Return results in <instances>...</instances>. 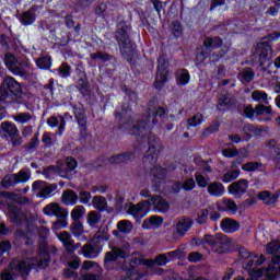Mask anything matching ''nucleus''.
<instances>
[{
    "label": "nucleus",
    "instance_id": "nucleus-1",
    "mask_svg": "<svg viewBox=\"0 0 280 280\" xmlns=\"http://www.w3.org/2000/svg\"><path fill=\"white\" fill-rule=\"evenodd\" d=\"M238 255L243 260V268L248 271L247 280H275L280 277V266L276 267L277 264L269 265L267 269L257 268L261 266L266 259L264 255L252 254L248 249L242 247L238 250ZM235 280H245L244 277H237Z\"/></svg>",
    "mask_w": 280,
    "mask_h": 280
},
{
    "label": "nucleus",
    "instance_id": "nucleus-2",
    "mask_svg": "<svg viewBox=\"0 0 280 280\" xmlns=\"http://www.w3.org/2000/svg\"><path fill=\"white\" fill-rule=\"evenodd\" d=\"M49 250L47 244H39L38 256L35 258H14L9 268L0 273V280H14V272L30 275L32 268H47L49 266Z\"/></svg>",
    "mask_w": 280,
    "mask_h": 280
},
{
    "label": "nucleus",
    "instance_id": "nucleus-3",
    "mask_svg": "<svg viewBox=\"0 0 280 280\" xmlns=\"http://www.w3.org/2000/svg\"><path fill=\"white\" fill-rule=\"evenodd\" d=\"M148 121H150V118L137 121L132 125V127H126L128 128L129 135H135L136 137H141L142 139L149 135V150L148 155L143 158L144 165H148V163L154 161V154H156V150L161 148V140H159L156 136H152L150 133V126L148 125Z\"/></svg>",
    "mask_w": 280,
    "mask_h": 280
},
{
    "label": "nucleus",
    "instance_id": "nucleus-4",
    "mask_svg": "<svg viewBox=\"0 0 280 280\" xmlns=\"http://www.w3.org/2000/svg\"><path fill=\"white\" fill-rule=\"evenodd\" d=\"M265 37L261 42L257 43L254 46V49L252 50V62L254 65H259L261 67V71L268 72L270 75L272 71H270V67H272V62L266 67V62L270 61L272 59V45H270V42H267Z\"/></svg>",
    "mask_w": 280,
    "mask_h": 280
},
{
    "label": "nucleus",
    "instance_id": "nucleus-5",
    "mask_svg": "<svg viewBox=\"0 0 280 280\" xmlns=\"http://www.w3.org/2000/svg\"><path fill=\"white\" fill-rule=\"evenodd\" d=\"M44 215H48L49 218H58L59 220L56 221L52 225V229L55 231H58L60 229H66V226L69 224L67 222V218H69V212L62 207H60V203L57 202H50L43 209Z\"/></svg>",
    "mask_w": 280,
    "mask_h": 280
},
{
    "label": "nucleus",
    "instance_id": "nucleus-6",
    "mask_svg": "<svg viewBox=\"0 0 280 280\" xmlns=\"http://www.w3.org/2000/svg\"><path fill=\"white\" fill-rule=\"evenodd\" d=\"M201 244L210 246L213 253L222 255L229 252L231 246V238L226 237V234L217 233L214 235L206 234L201 240Z\"/></svg>",
    "mask_w": 280,
    "mask_h": 280
},
{
    "label": "nucleus",
    "instance_id": "nucleus-7",
    "mask_svg": "<svg viewBox=\"0 0 280 280\" xmlns=\"http://www.w3.org/2000/svg\"><path fill=\"white\" fill-rule=\"evenodd\" d=\"M104 242H108V237L96 234L90 243H86L79 249L78 254L83 255L85 259H96V257H100V253H102Z\"/></svg>",
    "mask_w": 280,
    "mask_h": 280
},
{
    "label": "nucleus",
    "instance_id": "nucleus-8",
    "mask_svg": "<svg viewBox=\"0 0 280 280\" xmlns=\"http://www.w3.org/2000/svg\"><path fill=\"white\" fill-rule=\"evenodd\" d=\"M152 207V202L150 200L140 201L139 203H126L125 209H127V213L132 215L137 222L142 218H145Z\"/></svg>",
    "mask_w": 280,
    "mask_h": 280
},
{
    "label": "nucleus",
    "instance_id": "nucleus-9",
    "mask_svg": "<svg viewBox=\"0 0 280 280\" xmlns=\"http://www.w3.org/2000/svg\"><path fill=\"white\" fill-rule=\"evenodd\" d=\"M167 67H170V62L165 59V57H159L158 71L155 75V81L153 83L154 89H156L158 91H161V89L165 86V82H167V73H170Z\"/></svg>",
    "mask_w": 280,
    "mask_h": 280
},
{
    "label": "nucleus",
    "instance_id": "nucleus-10",
    "mask_svg": "<svg viewBox=\"0 0 280 280\" xmlns=\"http://www.w3.org/2000/svg\"><path fill=\"white\" fill-rule=\"evenodd\" d=\"M86 213V208L84 206H77L71 212L72 223V233L74 237H80L84 233V226L82 225V220Z\"/></svg>",
    "mask_w": 280,
    "mask_h": 280
},
{
    "label": "nucleus",
    "instance_id": "nucleus-11",
    "mask_svg": "<svg viewBox=\"0 0 280 280\" xmlns=\"http://www.w3.org/2000/svg\"><path fill=\"white\" fill-rule=\"evenodd\" d=\"M4 65L13 75H26L23 67H30V61L19 62V59L10 52L4 55Z\"/></svg>",
    "mask_w": 280,
    "mask_h": 280
},
{
    "label": "nucleus",
    "instance_id": "nucleus-12",
    "mask_svg": "<svg viewBox=\"0 0 280 280\" xmlns=\"http://www.w3.org/2000/svg\"><path fill=\"white\" fill-rule=\"evenodd\" d=\"M16 95L21 93V84L12 77H7L3 80L2 89H0V102L8 100L10 94Z\"/></svg>",
    "mask_w": 280,
    "mask_h": 280
},
{
    "label": "nucleus",
    "instance_id": "nucleus-13",
    "mask_svg": "<svg viewBox=\"0 0 280 280\" xmlns=\"http://www.w3.org/2000/svg\"><path fill=\"white\" fill-rule=\"evenodd\" d=\"M0 135H2V137H10L13 145H21V136H19V128H16V125L12 122H2Z\"/></svg>",
    "mask_w": 280,
    "mask_h": 280
},
{
    "label": "nucleus",
    "instance_id": "nucleus-14",
    "mask_svg": "<svg viewBox=\"0 0 280 280\" xmlns=\"http://www.w3.org/2000/svg\"><path fill=\"white\" fill-rule=\"evenodd\" d=\"M127 257L128 253H126V249L114 246L110 252H107L105 254L104 268H106V270H110L112 261H117L118 259H126Z\"/></svg>",
    "mask_w": 280,
    "mask_h": 280
},
{
    "label": "nucleus",
    "instance_id": "nucleus-15",
    "mask_svg": "<svg viewBox=\"0 0 280 280\" xmlns=\"http://www.w3.org/2000/svg\"><path fill=\"white\" fill-rule=\"evenodd\" d=\"M194 226V219L190 217H180L175 223V235L177 237H185Z\"/></svg>",
    "mask_w": 280,
    "mask_h": 280
},
{
    "label": "nucleus",
    "instance_id": "nucleus-16",
    "mask_svg": "<svg viewBox=\"0 0 280 280\" xmlns=\"http://www.w3.org/2000/svg\"><path fill=\"white\" fill-rule=\"evenodd\" d=\"M32 189L34 191H39V198H49V196H51V192L58 189V186L56 184L47 185L46 182L36 180L33 183Z\"/></svg>",
    "mask_w": 280,
    "mask_h": 280
},
{
    "label": "nucleus",
    "instance_id": "nucleus-17",
    "mask_svg": "<svg viewBox=\"0 0 280 280\" xmlns=\"http://www.w3.org/2000/svg\"><path fill=\"white\" fill-rule=\"evenodd\" d=\"M130 26L125 22L120 21L115 31V39L118 45H124L126 43H130V35L128 34Z\"/></svg>",
    "mask_w": 280,
    "mask_h": 280
},
{
    "label": "nucleus",
    "instance_id": "nucleus-18",
    "mask_svg": "<svg viewBox=\"0 0 280 280\" xmlns=\"http://www.w3.org/2000/svg\"><path fill=\"white\" fill-rule=\"evenodd\" d=\"M248 189V180L240 179L237 182H233L229 187L228 191L233 194V196H244Z\"/></svg>",
    "mask_w": 280,
    "mask_h": 280
},
{
    "label": "nucleus",
    "instance_id": "nucleus-19",
    "mask_svg": "<svg viewBox=\"0 0 280 280\" xmlns=\"http://www.w3.org/2000/svg\"><path fill=\"white\" fill-rule=\"evenodd\" d=\"M220 226H221V231H223V233H237V231H240V229H242L240 221H237L235 219H231V218H224L221 221Z\"/></svg>",
    "mask_w": 280,
    "mask_h": 280
},
{
    "label": "nucleus",
    "instance_id": "nucleus-20",
    "mask_svg": "<svg viewBox=\"0 0 280 280\" xmlns=\"http://www.w3.org/2000/svg\"><path fill=\"white\" fill-rule=\"evenodd\" d=\"M280 190L276 192H270L268 190H262L258 192V200H262L264 205H277L279 202Z\"/></svg>",
    "mask_w": 280,
    "mask_h": 280
},
{
    "label": "nucleus",
    "instance_id": "nucleus-21",
    "mask_svg": "<svg viewBox=\"0 0 280 280\" xmlns=\"http://www.w3.org/2000/svg\"><path fill=\"white\" fill-rule=\"evenodd\" d=\"M267 130H268L267 127L255 126L253 124H246L243 127V132L246 139H250L253 137H259L262 132H266Z\"/></svg>",
    "mask_w": 280,
    "mask_h": 280
},
{
    "label": "nucleus",
    "instance_id": "nucleus-22",
    "mask_svg": "<svg viewBox=\"0 0 280 280\" xmlns=\"http://www.w3.org/2000/svg\"><path fill=\"white\" fill-rule=\"evenodd\" d=\"M151 202L155 211H159L160 213H167V211H170V201L161 196L152 197Z\"/></svg>",
    "mask_w": 280,
    "mask_h": 280
},
{
    "label": "nucleus",
    "instance_id": "nucleus-23",
    "mask_svg": "<svg viewBox=\"0 0 280 280\" xmlns=\"http://www.w3.org/2000/svg\"><path fill=\"white\" fill-rule=\"evenodd\" d=\"M135 161V152H125L121 154L113 155L108 159L112 165H119L120 163H131Z\"/></svg>",
    "mask_w": 280,
    "mask_h": 280
},
{
    "label": "nucleus",
    "instance_id": "nucleus-24",
    "mask_svg": "<svg viewBox=\"0 0 280 280\" xmlns=\"http://www.w3.org/2000/svg\"><path fill=\"white\" fill-rule=\"evenodd\" d=\"M218 211H226L228 213H232L235 215L237 213V203L233 201V199H223L217 206Z\"/></svg>",
    "mask_w": 280,
    "mask_h": 280
},
{
    "label": "nucleus",
    "instance_id": "nucleus-25",
    "mask_svg": "<svg viewBox=\"0 0 280 280\" xmlns=\"http://www.w3.org/2000/svg\"><path fill=\"white\" fill-rule=\"evenodd\" d=\"M237 78L242 84H250V82L255 80V70L250 67H246L238 72Z\"/></svg>",
    "mask_w": 280,
    "mask_h": 280
},
{
    "label": "nucleus",
    "instance_id": "nucleus-26",
    "mask_svg": "<svg viewBox=\"0 0 280 280\" xmlns=\"http://www.w3.org/2000/svg\"><path fill=\"white\" fill-rule=\"evenodd\" d=\"M74 117L80 126L81 137H86V116L82 108H74Z\"/></svg>",
    "mask_w": 280,
    "mask_h": 280
},
{
    "label": "nucleus",
    "instance_id": "nucleus-27",
    "mask_svg": "<svg viewBox=\"0 0 280 280\" xmlns=\"http://www.w3.org/2000/svg\"><path fill=\"white\" fill-rule=\"evenodd\" d=\"M77 89L82 93V95H89L91 93V86L89 85V79L84 72L79 74V79L77 81Z\"/></svg>",
    "mask_w": 280,
    "mask_h": 280
},
{
    "label": "nucleus",
    "instance_id": "nucleus-28",
    "mask_svg": "<svg viewBox=\"0 0 280 280\" xmlns=\"http://www.w3.org/2000/svg\"><path fill=\"white\" fill-rule=\"evenodd\" d=\"M119 49L125 60H127V62H132V58H135V48L132 47V44H130V42L119 44Z\"/></svg>",
    "mask_w": 280,
    "mask_h": 280
},
{
    "label": "nucleus",
    "instance_id": "nucleus-29",
    "mask_svg": "<svg viewBox=\"0 0 280 280\" xmlns=\"http://www.w3.org/2000/svg\"><path fill=\"white\" fill-rule=\"evenodd\" d=\"M226 191L224 185L220 182H212L208 185V194L214 196L215 198H220Z\"/></svg>",
    "mask_w": 280,
    "mask_h": 280
},
{
    "label": "nucleus",
    "instance_id": "nucleus-30",
    "mask_svg": "<svg viewBox=\"0 0 280 280\" xmlns=\"http://www.w3.org/2000/svg\"><path fill=\"white\" fill-rule=\"evenodd\" d=\"M267 253L269 255H276L271 259L272 264L280 262V243L279 242H271L267 244Z\"/></svg>",
    "mask_w": 280,
    "mask_h": 280
},
{
    "label": "nucleus",
    "instance_id": "nucleus-31",
    "mask_svg": "<svg viewBox=\"0 0 280 280\" xmlns=\"http://www.w3.org/2000/svg\"><path fill=\"white\" fill-rule=\"evenodd\" d=\"M232 106H235V100L229 97L226 94L221 95L218 101L217 110H229Z\"/></svg>",
    "mask_w": 280,
    "mask_h": 280
},
{
    "label": "nucleus",
    "instance_id": "nucleus-32",
    "mask_svg": "<svg viewBox=\"0 0 280 280\" xmlns=\"http://www.w3.org/2000/svg\"><path fill=\"white\" fill-rule=\"evenodd\" d=\"M13 178L15 180V185L27 183L30 178H32V172L27 168H23L16 174H13Z\"/></svg>",
    "mask_w": 280,
    "mask_h": 280
},
{
    "label": "nucleus",
    "instance_id": "nucleus-33",
    "mask_svg": "<svg viewBox=\"0 0 280 280\" xmlns=\"http://www.w3.org/2000/svg\"><path fill=\"white\" fill-rule=\"evenodd\" d=\"M223 45V42H222V38L215 36V37H207L205 40H203V46L206 49H211V47L213 49H218L219 47H222Z\"/></svg>",
    "mask_w": 280,
    "mask_h": 280
},
{
    "label": "nucleus",
    "instance_id": "nucleus-34",
    "mask_svg": "<svg viewBox=\"0 0 280 280\" xmlns=\"http://www.w3.org/2000/svg\"><path fill=\"white\" fill-rule=\"evenodd\" d=\"M252 100H254V102H258V104H265L266 106H268V104H269L268 93H266L261 90H255L252 93Z\"/></svg>",
    "mask_w": 280,
    "mask_h": 280
},
{
    "label": "nucleus",
    "instance_id": "nucleus-35",
    "mask_svg": "<svg viewBox=\"0 0 280 280\" xmlns=\"http://www.w3.org/2000/svg\"><path fill=\"white\" fill-rule=\"evenodd\" d=\"M92 205L94 209H97L98 211H106L108 207V201L103 196H94Z\"/></svg>",
    "mask_w": 280,
    "mask_h": 280
},
{
    "label": "nucleus",
    "instance_id": "nucleus-36",
    "mask_svg": "<svg viewBox=\"0 0 280 280\" xmlns=\"http://www.w3.org/2000/svg\"><path fill=\"white\" fill-rule=\"evenodd\" d=\"M48 126H50V128H56V126H59V135H62V130H65V118L62 117H56V116H51L48 121H47Z\"/></svg>",
    "mask_w": 280,
    "mask_h": 280
},
{
    "label": "nucleus",
    "instance_id": "nucleus-37",
    "mask_svg": "<svg viewBox=\"0 0 280 280\" xmlns=\"http://www.w3.org/2000/svg\"><path fill=\"white\" fill-rule=\"evenodd\" d=\"M132 222H130L129 220H121L117 223V230L120 233H124L125 235H128L129 233H132Z\"/></svg>",
    "mask_w": 280,
    "mask_h": 280
},
{
    "label": "nucleus",
    "instance_id": "nucleus-38",
    "mask_svg": "<svg viewBox=\"0 0 280 280\" xmlns=\"http://www.w3.org/2000/svg\"><path fill=\"white\" fill-rule=\"evenodd\" d=\"M165 255L168 261H174V259H183V257H185V248L183 246H179L173 252L165 253Z\"/></svg>",
    "mask_w": 280,
    "mask_h": 280
},
{
    "label": "nucleus",
    "instance_id": "nucleus-39",
    "mask_svg": "<svg viewBox=\"0 0 280 280\" xmlns=\"http://www.w3.org/2000/svg\"><path fill=\"white\" fill-rule=\"evenodd\" d=\"M167 175V171L161 166H154L151 170V176H153V180L156 183V180H163L165 176Z\"/></svg>",
    "mask_w": 280,
    "mask_h": 280
},
{
    "label": "nucleus",
    "instance_id": "nucleus-40",
    "mask_svg": "<svg viewBox=\"0 0 280 280\" xmlns=\"http://www.w3.org/2000/svg\"><path fill=\"white\" fill-rule=\"evenodd\" d=\"M68 253H71V235L68 232H61L57 235Z\"/></svg>",
    "mask_w": 280,
    "mask_h": 280
},
{
    "label": "nucleus",
    "instance_id": "nucleus-41",
    "mask_svg": "<svg viewBox=\"0 0 280 280\" xmlns=\"http://www.w3.org/2000/svg\"><path fill=\"white\" fill-rule=\"evenodd\" d=\"M90 58L92 60H102V62H108V61L113 60V55H110L108 52H103L102 50H98L94 54H91Z\"/></svg>",
    "mask_w": 280,
    "mask_h": 280
},
{
    "label": "nucleus",
    "instance_id": "nucleus-42",
    "mask_svg": "<svg viewBox=\"0 0 280 280\" xmlns=\"http://www.w3.org/2000/svg\"><path fill=\"white\" fill-rule=\"evenodd\" d=\"M176 75H177V84H183L184 86L185 84H189L190 77H189V71H187V69L178 70L176 72Z\"/></svg>",
    "mask_w": 280,
    "mask_h": 280
},
{
    "label": "nucleus",
    "instance_id": "nucleus-43",
    "mask_svg": "<svg viewBox=\"0 0 280 280\" xmlns=\"http://www.w3.org/2000/svg\"><path fill=\"white\" fill-rule=\"evenodd\" d=\"M272 114V106H266L264 103H260L255 106V115L259 117L261 115H271Z\"/></svg>",
    "mask_w": 280,
    "mask_h": 280
},
{
    "label": "nucleus",
    "instance_id": "nucleus-44",
    "mask_svg": "<svg viewBox=\"0 0 280 280\" xmlns=\"http://www.w3.org/2000/svg\"><path fill=\"white\" fill-rule=\"evenodd\" d=\"M196 222H197V224H200V225L208 224V222H209V209H201L197 213Z\"/></svg>",
    "mask_w": 280,
    "mask_h": 280
},
{
    "label": "nucleus",
    "instance_id": "nucleus-45",
    "mask_svg": "<svg viewBox=\"0 0 280 280\" xmlns=\"http://www.w3.org/2000/svg\"><path fill=\"white\" fill-rule=\"evenodd\" d=\"M260 167H264L261 162H247L242 165L243 172H257Z\"/></svg>",
    "mask_w": 280,
    "mask_h": 280
},
{
    "label": "nucleus",
    "instance_id": "nucleus-46",
    "mask_svg": "<svg viewBox=\"0 0 280 280\" xmlns=\"http://www.w3.org/2000/svg\"><path fill=\"white\" fill-rule=\"evenodd\" d=\"M241 171L240 170H233L228 173H225L222 177L223 183H231L240 177Z\"/></svg>",
    "mask_w": 280,
    "mask_h": 280
},
{
    "label": "nucleus",
    "instance_id": "nucleus-47",
    "mask_svg": "<svg viewBox=\"0 0 280 280\" xmlns=\"http://www.w3.org/2000/svg\"><path fill=\"white\" fill-rule=\"evenodd\" d=\"M202 119H205L202 114L197 113L196 115H194L191 118L187 120V124L190 128H196V126H200V124H202Z\"/></svg>",
    "mask_w": 280,
    "mask_h": 280
},
{
    "label": "nucleus",
    "instance_id": "nucleus-48",
    "mask_svg": "<svg viewBox=\"0 0 280 280\" xmlns=\"http://www.w3.org/2000/svg\"><path fill=\"white\" fill-rule=\"evenodd\" d=\"M14 121L16 124H27V121H31L32 119V114L30 113H20L13 116Z\"/></svg>",
    "mask_w": 280,
    "mask_h": 280
},
{
    "label": "nucleus",
    "instance_id": "nucleus-49",
    "mask_svg": "<svg viewBox=\"0 0 280 280\" xmlns=\"http://www.w3.org/2000/svg\"><path fill=\"white\" fill-rule=\"evenodd\" d=\"M36 66L38 69H50L51 68V58L50 57H40L36 60Z\"/></svg>",
    "mask_w": 280,
    "mask_h": 280
},
{
    "label": "nucleus",
    "instance_id": "nucleus-50",
    "mask_svg": "<svg viewBox=\"0 0 280 280\" xmlns=\"http://www.w3.org/2000/svg\"><path fill=\"white\" fill-rule=\"evenodd\" d=\"M242 115L246 119H250V121H255V108H253V105L248 104L244 106Z\"/></svg>",
    "mask_w": 280,
    "mask_h": 280
},
{
    "label": "nucleus",
    "instance_id": "nucleus-51",
    "mask_svg": "<svg viewBox=\"0 0 280 280\" xmlns=\"http://www.w3.org/2000/svg\"><path fill=\"white\" fill-rule=\"evenodd\" d=\"M59 174L62 178L71 171V159L67 158L66 163L58 167Z\"/></svg>",
    "mask_w": 280,
    "mask_h": 280
},
{
    "label": "nucleus",
    "instance_id": "nucleus-52",
    "mask_svg": "<svg viewBox=\"0 0 280 280\" xmlns=\"http://www.w3.org/2000/svg\"><path fill=\"white\" fill-rule=\"evenodd\" d=\"M35 21L36 16L34 15V13L26 11L22 14V24H24L25 26L32 25Z\"/></svg>",
    "mask_w": 280,
    "mask_h": 280
},
{
    "label": "nucleus",
    "instance_id": "nucleus-53",
    "mask_svg": "<svg viewBox=\"0 0 280 280\" xmlns=\"http://www.w3.org/2000/svg\"><path fill=\"white\" fill-rule=\"evenodd\" d=\"M16 185V182L14 179V175H7L2 180H1V187L4 189H10V187Z\"/></svg>",
    "mask_w": 280,
    "mask_h": 280
},
{
    "label": "nucleus",
    "instance_id": "nucleus-54",
    "mask_svg": "<svg viewBox=\"0 0 280 280\" xmlns=\"http://www.w3.org/2000/svg\"><path fill=\"white\" fill-rule=\"evenodd\" d=\"M100 220H102L100 213H97L96 211L89 212L88 224H90V226H95V224H98Z\"/></svg>",
    "mask_w": 280,
    "mask_h": 280
},
{
    "label": "nucleus",
    "instance_id": "nucleus-55",
    "mask_svg": "<svg viewBox=\"0 0 280 280\" xmlns=\"http://www.w3.org/2000/svg\"><path fill=\"white\" fill-rule=\"evenodd\" d=\"M172 27L173 36H175V38H180V36H183V25L180 24V22L173 21Z\"/></svg>",
    "mask_w": 280,
    "mask_h": 280
},
{
    "label": "nucleus",
    "instance_id": "nucleus-56",
    "mask_svg": "<svg viewBox=\"0 0 280 280\" xmlns=\"http://www.w3.org/2000/svg\"><path fill=\"white\" fill-rule=\"evenodd\" d=\"M131 264H133V266H139L142 264V266H147L148 268H152L154 266V261L150 260V259H141L138 257H133L131 259Z\"/></svg>",
    "mask_w": 280,
    "mask_h": 280
},
{
    "label": "nucleus",
    "instance_id": "nucleus-57",
    "mask_svg": "<svg viewBox=\"0 0 280 280\" xmlns=\"http://www.w3.org/2000/svg\"><path fill=\"white\" fill-rule=\"evenodd\" d=\"M195 180L198 187H201V188L209 187V180L206 179L205 175L200 173H195Z\"/></svg>",
    "mask_w": 280,
    "mask_h": 280
},
{
    "label": "nucleus",
    "instance_id": "nucleus-58",
    "mask_svg": "<svg viewBox=\"0 0 280 280\" xmlns=\"http://www.w3.org/2000/svg\"><path fill=\"white\" fill-rule=\"evenodd\" d=\"M106 10H108V5L106 3L101 2L95 8V14H98V16H103V19H106Z\"/></svg>",
    "mask_w": 280,
    "mask_h": 280
},
{
    "label": "nucleus",
    "instance_id": "nucleus-59",
    "mask_svg": "<svg viewBox=\"0 0 280 280\" xmlns=\"http://www.w3.org/2000/svg\"><path fill=\"white\" fill-rule=\"evenodd\" d=\"M153 261V266L154 264H156V266H166V264L170 261L167 259L166 254H160L155 257V259H151Z\"/></svg>",
    "mask_w": 280,
    "mask_h": 280
},
{
    "label": "nucleus",
    "instance_id": "nucleus-60",
    "mask_svg": "<svg viewBox=\"0 0 280 280\" xmlns=\"http://www.w3.org/2000/svg\"><path fill=\"white\" fill-rule=\"evenodd\" d=\"M218 130H220V121L215 120L203 131V135H213Z\"/></svg>",
    "mask_w": 280,
    "mask_h": 280
},
{
    "label": "nucleus",
    "instance_id": "nucleus-61",
    "mask_svg": "<svg viewBox=\"0 0 280 280\" xmlns=\"http://www.w3.org/2000/svg\"><path fill=\"white\" fill-rule=\"evenodd\" d=\"M155 12L158 13L159 16H161V10H163V5H165V2L161 0H150Z\"/></svg>",
    "mask_w": 280,
    "mask_h": 280
},
{
    "label": "nucleus",
    "instance_id": "nucleus-62",
    "mask_svg": "<svg viewBox=\"0 0 280 280\" xmlns=\"http://www.w3.org/2000/svg\"><path fill=\"white\" fill-rule=\"evenodd\" d=\"M196 187V180L194 178H188L183 183V189L185 191H191Z\"/></svg>",
    "mask_w": 280,
    "mask_h": 280
},
{
    "label": "nucleus",
    "instance_id": "nucleus-63",
    "mask_svg": "<svg viewBox=\"0 0 280 280\" xmlns=\"http://www.w3.org/2000/svg\"><path fill=\"white\" fill-rule=\"evenodd\" d=\"M79 200H80V202H82V205H89V202L91 200V192H89V191H81L79 194Z\"/></svg>",
    "mask_w": 280,
    "mask_h": 280
},
{
    "label": "nucleus",
    "instance_id": "nucleus-64",
    "mask_svg": "<svg viewBox=\"0 0 280 280\" xmlns=\"http://www.w3.org/2000/svg\"><path fill=\"white\" fill-rule=\"evenodd\" d=\"M61 202L63 205H71V190L63 191L61 196Z\"/></svg>",
    "mask_w": 280,
    "mask_h": 280
}]
</instances>
